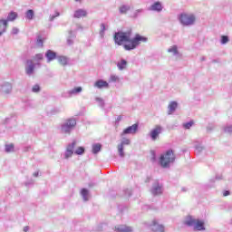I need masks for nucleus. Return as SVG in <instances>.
Returning a JSON list of instances; mask_svg holds the SVG:
<instances>
[{
  "instance_id": "42",
  "label": "nucleus",
  "mask_w": 232,
  "mask_h": 232,
  "mask_svg": "<svg viewBox=\"0 0 232 232\" xmlns=\"http://www.w3.org/2000/svg\"><path fill=\"white\" fill-rule=\"evenodd\" d=\"M61 14L59 12H55L54 14H50L49 21L52 23L56 17H59Z\"/></svg>"
},
{
  "instance_id": "16",
  "label": "nucleus",
  "mask_w": 232,
  "mask_h": 232,
  "mask_svg": "<svg viewBox=\"0 0 232 232\" xmlns=\"http://www.w3.org/2000/svg\"><path fill=\"white\" fill-rule=\"evenodd\" d=\"M94 88H98V90H102V88H110V83L104 80H98L93 84Z\"/></svg>"
},
{
  "instance_id": "44",
  "label": "nucleus",
  "mask_w": 232,
  "mask_h": 232,
  "mask_svg": "<svg viewBox=\"0 0 232 232\" xmlns=\"http://www.w3.org/2000/svg\"><path fill=\"white\" fill-rule=\"evenodd\" d=\"M43 53H38V54H35L34 59V61H43Z\"/></svg>"
},
{
  "instance_id": "48",
  "label": "nucleus",
  "mask_w": 232,
  "mask_h": 232,
  "mask_svg": "<svg viewBox=\"0 0 232 232\" xmlns=\"http://www.w3.org/2000/svg\"><path fill=\"white\" fill-rule=\"evenodd\" d=\"M23 231H24V232H28V231H30V227H28V226L24 227V229H23Z\"/></svg>"
},
{
  "instance_id": "5",
  "label": "nucleus",
  "mask_w": 232,
  "mask_h": 232,
  "mask_svg": "<svg viewBox=\"0 0 232 232\" xmlns=\"http://www.w3.org/2000/svg\"><path fill=\"white\" fill-rule=\"evenodd\" d=\"M179 21L182 26H193L197 21V16L193 14L183 13L179 15Z\"/></svg>"
},
{
  "instance_id": "27",
  "label": "nucleus",
  "mask_w": 232,
  "mask_h": 232,
  "mask_svg": "<svg viewBox=\"0 0 232 232\" xmlns=\"http://www.w3.org/2000/svg\"><path fill=\"white\" fill-rule=\"evenodd\" d=\"M17 19V13L12 11L8 14L7 15V19H5V21H7V24L9 21H15Z\"/></svg>"
},
{
  "instance_id": "13",
  "label": "nucleus",
  "mask_w": 232,
  "mask_h": 232,
  "mask_svg": "<svg viewBox=\"0 0 232 232\" xmlns=\"http://www.w3.org/2000/svg\"><path fill=\"white\" fill-rule=\"evenodd\" d=\"M6 30H8V20L0 18V37H3L6 34Z\"/></svg>"
},
{
  "instance_id": "12",
  "label": "nucleus",
  "mask_w": 232,
  "mask_h": 232,
  "mask_svg": "<svg viewBox=\"0 0 232 232\" xmlns=\"http://www.w3.org/2000/svg\"><path fill=\"white\" fill-rule=\"evenodd\" d=\"M35 70V64L34 63V61L27 60L26 61V66H25V73L26 75H34V72Z\"/></svg>"
},
{
  "instance_id": "25",
  "label": "nucleus",
  "mask_w": 232,
  "mask_h": 232,
  "mask_svg": "<svg viewBox=\"0 0 232 232\" xmlns=\"http://www.w3.org/2000/svg\"><path fill=\"white\" fill-rule=\"evenodd\" d=\"M130 5H122L119 7V13L121 14V15H124L130 12Z\"/></svg>"
},
{
  "instance_id": "10",
  "label": "nucleus",
  "mask_w": 232,
  "mask_h": 232,
  "mask_svg": "<svg viewBox=\"0 0 232 232\" xmlns=\"http://www.w3.org/2000/svg\"><path fill=\"white\" fill-rule=\"evenodd\" d=\"M163 128L160 125H156L154 129H152L149 134V136L150 137L151 140H157V139H159V135H160V133H162L163 131Z\"/></svg>"
},
{
  "instance_id": "22",
  "label": "nucleus",
  "mask_w": 232,
  "mask_h": 232,
  "mask_svg": "<svg viewBox=\"0 0 232 232\" xmlns=\"http://www.w3.org/2000/svg\"><path fill=\"white\" fill-rule=\"evenodd\" d=\"M169 53H172L174 57H180L181 54L179 53V47L177 45H172L168 49Z\"/></svg>"
},
{
  "instance_id": "6",
  "label": "nucleus",
  "mask_w": 232,
  "mask_h": 232,
  "mask_svg": "<svg viewBox=\"0 0 232 232\" xmlns=\"http://www.w3.org/2000/svg\"><path fill=\"white\" fill-rule=\"evenodd\" d=\"M14 92V85L10 82H2L0 83V95H4L7 97L8 95H12Z\"/></svg>"
},
{
  "instance_id": "57",
  "label": "nucleus",
  "mask_w": 232,
  "mask_h": 232,
  "mask_svg": "<svg viewBox=\"0 0 232 232\" xmlns=\"http://www.w3.org/2000/svg\"><path fill=\"white\" fill-rule=\"evenodd\" d=\"M74 1H76V3H81V1H82V0H74Z\"/></svg>"
},
{
  "instance_id": "24",
  "label": "nucleus",
  "mask_w": 232,
  "mask_h": 232,
  "mask_svg": "<svg viewBox=\"0 0 232 232\" xmlns=\"http://www.w3.org/2000/svg\"><path fill=\"white\" fill-rule=\"evenodd\" d=\"M81 195L84 202H88V200H90V191H88V189L82 188L81 190Z\"/></svg>"
},
{
  "instance_id": "39",
  "label": "nucleus",
  "mask_w": 232,
  "mask_h": 232,
  "mask_svg": "<svg viewBox=\"0 0 232 232\" xmlns=\"http://www.w3.org/2000/svg\"><path fill=\"white\" fill-rule=\"evenodd\" d=\"M229 43V37L227 35L221 36V44H227Z\"/></svg>"
},
{
  "instance_id": "53",
  "label": "nucleus",
  "mask_w": 232,
  "mask_h": 232,
  "mask_svg": "<svg viewBox=\"0 0 232 232\" xmlns=\"http://www.w3.org/2000/svg\"><path fill=\"white\" fill-rule=\"evenodd\" d=\"M200 61H201V62L206 61V56H202V57L200 58Z\"/></svg>"
},
{
  "instance_id": "9",
  "label": "nucleus",
  "mask_w": 232,
  "mask_h": 232,
  "mask_svg": "<svg viewBox=\"0 0 232 232\" xmlns=\"http://www.w3.org/2000/svg\"><path fill=\"white\" fill-rule=\"evenodd\" d=\"M137 131H139V123H134L133 125L124 129L121 136L124 137V135H135Z\"/></svg>"
},
{
  "instance_id": "45",
  "label": "nucleus",
  "mask_w": 232,
  "mask_h": 232,
  "mask_svg": "<svg viewBox=\"0 0 232 232\" xmlns=\"http://www.w3.org/2000/svg\"><path fill=\"white\" fill-rule=\"evenodd\" d=\"M13 35H17L19 34V29L17 27H14L12 29Z\"/></svg>"
},
{
  "instance_id": "31",
  "label": "nucleus",
  "mask_w": 232,
  "mask_h": 232,
  "mask_svg": "<svg viewBox=\"0 0 232 232\" xmlns=\"http://www.w3.org/2000/svg\"><path fill=\"white\" fill-rule=\"evenodd\" d=\"M34 10L32 9L27 10L25 13V17L29 21H32V19H34Z\"/></svg>"
},
{
  "instance_id": "36",
  "label": "nucleus",
  "mask_w": 232,
  "mask_h": 232,
  "mask_svg": "<svg viewBox=\"0 0 232 232\" xmlns=\"http://www.w3.org/2000/svg\"><path fill=\"white\" fill-rule=\"evenodd\" d=\"M14 151V144H6L5 145V153H12Z\"/></svg>"
},
{
  "instance_id": "52",
  "label": "nucleus",
  "mask_w": 232,
  "mask_h": 232,
  "mask_svg": "<svg viewBox=\"0 0 232 232\" xmlns=\"http://www.w3.org/2000/svg\"><path fill=\"white\" fill-rule=\"evenodd\" d=\"M33 176H34V177H39V172H38V171L34 172V173L33 174Z\"/></svg>"
},
{
  "instance_id": "18",
  "label": "nucleus",
  "mask_w": 232,
  "mask_h": 232,
  "mask_svg": "<svg viewBox=\"0 0 232 232\" xmlns=\"http://www.w3.org/2000/svg\"><path fill=\"white\" fill-rule=\"evenodd\" d=\"M150 228L152 232H164V226L157 223L155 220L152 222Z\"/></svg>"
},
{
  "instance_id": "33",
  "label": "nucleus",
  "mask_w": 232,
  "mask_h": 232,
  "mask_svg": "<svg viewBox=\"0 0 232 232\" xmlns=\"http://www.w3.org/2000/svg\"><path fill=\"white\" fill-rule=\"evenodd\" d=\"M85 151L84 147H78L75 150H74V154L75 155H83Z\"/></svg>"
},
{
  "instance_id": "49",
  "label": "nucleus",
  "mask_w": 232,
  "mask_h": 232,
  "mask_svg": "<svg viewBox=\"0 0 232 232\" xmlns=\"http://www.w3.org/2000/svg\"><path fill=\"white\" fill-rule=\"evenodd\" d=\"M104 226H106V225L102 224V225L99 227L98 231H102V227H104Z\"/></svg>"
},
{
  "instance_id": "38",
  "label": "nucleus",
  "mask_w": 232,
  "mask_h": 232,
  "mask_svg": "<svg viewBox=\"0 0 232 232\" xmlns=\"http://www.w3.org/2000/svg\"><path fill=\"white\" fill-rule=\"evenodd\" d=\"M193 124H194L193 121H188L186 123H183V128L185 130H190Z\"/></svg>"
},
{
  "instance_id": "2",
  "label": "nucleus",
  "mask_w": 232,
  "mask_h": 232,
  "mask_svg": "<svg viewBox=\"0 0 232 232\" xmlns=\"http://www.w3.org/2000/svg\"><path fill=\"white\" fill-rule=\"evenodd\" d=\"M75 126H77V119L74 117L68 118L61 123L60 131L63 135H71L72 131L75 130Z\"/></svg>"
},
{
  "instance_id": "56",
  "label": "nucleus",
  "mask_w": 232,
  "mask_h": 232,
  "mask_svg": "<svg viewBox=\"0 0 232 232\" xmlns=\"http://www.w3.org/2000/svg\"><path fill=\"white\" fill-rule=\"evenodd\" d=\"M152 159H153V160H155V152L154 151H152Z\"/></svg>"
},
{
  "instance_id": "34",
  "label": "nucleus",
  "mask_w": 232,
  "mask_h": 232,
  "mask_svg": "<svg viewBox=\"0 0 232 232\" xmlns=\"http://www.w3.org/2000/svg\"><path fill=\"white\" fill-rule=\"evenodd\" d=\"M195 150L198 153H202L204 151V146H202V143H198L195 145Z\"/></svg>"
},
{
  "instance_id": "51",
  "label": "nucleus",
  "mask_w": 232,
  "mask_h": 232,
  "mask_svg": "<svg viewBox=\"0 0 232 232\" xmlns=\"http://www.w3.org/2000/svg\"><path fill=\"white\" fill-rule=\"evenodd\" d=\"M216 180H222V176H217Z\"/></svg>"
},
{
  "instance_id": "32",
  "label": "nucleus",
  "mask_w": 232,
  "mask_h": 232,
  "mask_svg": "<svg viewBox=\"0 0 232 232\" xmlns=\"http://www.w3.org/2000/svg\"><path fill=\"white\" fill-rule=\"evenodd\" d=\"M44 43V40H43V37L37 36L36 45L38 46V48H43Z\"/></svg>"
},
{
  "instance_id": "35",
  "label": "nucleus",
  "mask_w": 232,
  "mask_h": 232,
  "mask_svg": "<svg viewBox=\"0 0 232 232\" xmlns=\"http://www.w3.org/2000/svg\"><path fill=\"white\" fill-rule=\"evenodd\" d=\"M96 102H98V106H100V108H103L104 107V100L101 97H96L95 98Z\"/></svg>"
},
{
  "instance_id": "40",
  "label": "nucleus",
  "mask_w": 232,
  "mask_h": 232,
  "mask_svg": "<svg viewBox=\"0 0 232 232\" xmlns=\"http://www.w3.org/2000/svg\"><path fill=\"white\" fill-rule=\"evenodd\" d=\"M33 93H39L41 92V87L39 84H35L32 87Z\"/></svg>"
},
{
  "instance_id": "15",
  "label": "nucleus",
  "mask_w": 232,
  "mask_h": 232,
  "mask_svg": "<svg viewBox=\"0 0 232 232\" xmlns=\"http://www.w3.org/2000/svg\"><path fill=\"white\" fill-rule=\"evenodd\" d=\"M87 15L88 11L86 9H77L73 14L74 19H81L82 17H87Z\"/></svg>"
},
{
  "instance_id": "19",
  "label": "nucleus",
  "mask_w": 232,
  "mask_h": 232,
  "mask_svg": "<svg viewBox=\"0 0 232 232\" xmlns=\"http://www.w3.org/2000/svg\"><path fill=\"white\" fill-rule=\"evenodd\" d=\"M116 232H133V227H128L126 225H119L115 227Z\"/></svg>"
},
{
  "instance_id": "17",
  "label": "nucleus",
  "mask_w": 232,
  "mask_h": 232,
  "mask_svg": "<svg viewBox=\"0 0 232 232\" xmlns=\"http://www.w3.org/2000/svg\"><path fill=\"white\" fill-rule=\"evenodd\" d=\"M45 58L47 59V63H52V61H55V59H57V53L52 50H47L45 53Z\"/></svg>"
},
{
  "instance_id": "55",
  "label": "nucleus",
  "mask_w": 232,
  "mask_h": 232,
  "mask_svg": "<svg viewBox=\"0 0 232 232\" xmlns=\"http://www.w3.org/2000/svg\"><path fill=\"white\" fill-rule=\"evenodd\" d=\"M181 191L186 192V191H188V188H181Z\"/></svg>"
},
{
  "instance_id": "29",
  "label": "nucleus",
  "mask_w": 232,
  "mask_h": 232,
  "mask_svg": "<svg viewBox=\"0 0 232 232\" xmlns=\"http://www.w3.org/2000/svg\"><path fill=\"white\" fill-rule=\"evenodd\" d=\"M106 30H108V27L106 26V24H101V25H100V37H102V39H104V34H105Z\"/></svg>"
},
{
  "instance_id": "43",
  "label": "nucleus",
  "mask_w": 232,
  "mask_h": 232,
  "mask_svg": "<svg viewBox=\"0 0 232 232\" xmlns=\"http://www.w3.org/2000/svg\"><path fill=\"white\" fill-rule=\"evenodd\" d=\"M224 131H225V133H232V125H227L224 128Z\"/></svg>"
},
{
  "instance_id": "3",
  "label": "nucleus",
  "mask_w": 232,
  "mask_h": 232,
  "mask_svg": "<svg viewBox=\"0 0 232 232\" xmlns=\"http://www.w3.org/2000/svg\"><path fill=\"white\" fill-rule=\"evenodd\" d=\"M185 226L193 227L194 231H206L204 221L195 218L193 216H188L184 221Z\"/></svg>"
},
{
  "instance_id": "46",
  "label": "nucleus",
  "mask_w": 232,
  "mask_h": 232,
  "mask_svg": "<svg viewBox=\"0 0 232 232\" xmlns=\"http://www.w3.org/2000/svg\"><path fill=\"white\" fill-rule=\"evenodd\" d=\"M229 195H231V192H229V190L223 191V197H229Z\"/></svg>"
},
{
  "instance_id": "8",
  "label": "nucleus",
  "mask_w": 232,
  "mask_h": 232,
  "mask_svg": "<svg viewBox=\"0 0 232 232\" xmlns=\"http://www.w3.org/2000/svg\"><path fill=\"white\" fill-rule=\"evenodd\" d=\"M76 145H77L76 141H72V143H69L67 145L65 152L63 154V159H65V160H68V159H72V157L73 156Z\"/></svg>"
},
{
  "instance_id": "47",
  "label": "nucleus",
  "mask_w": 232,
  "mask_h": 232,
  "mask_svg": "<svg viewBox=\"0 0 232 232\" xmlns=\"http://www.w3.org/2000/svg\"><path fill=\"white\" fill-rule=\"evenodd\" d=\"M125 195H126L127 197H131V190H130V189H126V190H125Z\"/></svg>"
},
{
  "instance_id": "20",
  "label": "nucleus",
  "mask_w": 232,
  "mask_h": 232,
  "mask_svg": "<svg viewBox=\"0 0 232 232\" xmlns=\"http://www.w3.org/2000/svg\"><path fill=\"white\" fill-rule=\"evenodd\" d=\"M177 108H179V103L177 102H170L168 106V114L172 115V113H175Z\"/></svg>"
},
{
  "instance_id": "7",
  "label": "nucleus",
  "mask_w": 232,
  "mask_h": 232,
  "mask_svg": "<svg viewBox=\"0 0 232 232\" xmlns=\"http://www.w3.org/2000/svg\"><path fill=\"white\" fill-rule=\"evenodd\" d=\"M130 144H131V140L128 138H122L120 144H118L117 146L118 154L120 155V157H121V159H123V157H125L126 155L124 153V147L130 146Z\"/></svg>"
},
{
  "instance_id": "14",
  "label": "nucleus",
  "mask_w": 232,
  "mask_h": 232,
  "mask_svg": "<svg viewBox=\"0 0 232 232\" xmlns=\"http://www.w3.org/2000/svg\"><path fill=\"white\" fill-rule=\"evenodd\" d=\"M164 6H162V3L160 2H154L148 10L150 12H158L160 13L163 10Z\"/></svg>"
},
{
  "instance_id": "30",
  "label": "nucleus",
  "mask_w": 232,
  "mask_h": 232,
  "mask_svg": "<svg viewBox=\"0 0 232 232\" xmlns=\"http://www.w3.org/2000/svg\"><path fill=\"white\" fill-rule=\"evenodd\" d=\"M102 146L101 145V143H95L92 145V153L94 155H97V153H99V151H101Z\"/></svg>"
},
{
  "instance_id": "4",
  "label": "nucleus",
  "mask_w": 232,
  "mask_h": 232,
  "mask_svg": "<svg viewBox=\"0 0 232 232\" xmlns=\"http://www.w3.org/2000/svg\"><path fill=\"white\" fill-rule=\"evenodd\" d=\"M175 162V153L173 150H169L163 153L160 158V164L161 168H169V164Z\"/></svg>"
},
{
  "instance_id": "50",
  "label": "nucleus",
  "mask_w": 232,
  "mask_h": 232,
  "mask_svg": "<svg viewBox=\"0 0 232 232\" xmlns=\"http://www.w3.org/2000/svg\"><path fill=\"white\" fill-rule=\"evenodd\" d=\"M116 121H117V122H120V121H122V116H118Z\"/></svg>"
},
{
  "instance_id": "28",
  "label": "nucleus",
  "mask_w": 232,
  "mask_h": 232,
  "mask_svg": "<svg viewBox=\"0 0 232 232\" xmlns=\"http://www.w3.org/2000/svg\"><path fill=\"white\" fill-rule=\"evenodd\" d=\"M56 59L62 66H66V64H68V57L66 56H58Z\"/></svg>"
},
{
  "instance_id": "23",
  "label": "nucleus",
  "mask_w": 232,
  "mask_h": 232,
  "mask_svg": "<svg viewBox=\"0 0 232 232\" xmlns=\"http://www.w3.org/2000/svg\"><path fill=\"white\" fill-rule=\"evenodd\" d=\"M82 92V87H74L68 92V94L70 95V97H72V95H79V93H81Z\"/></svg>"
},
{
  "instance_id": "37",
  "label": "nucleus",
  "mask_w": 232,
  "mask_h": 232,
  "mask_svg": "<svg viewBox=\"0 0 232 232\" xmlns=\"http://www.w3.org/2000/svg\"><path fill=\"white\" fill-rule=\"evenodd\" d=\"M109 82H119V76L112 74L109 78Z\"/></svg>"
},
{
  "instance_id": "41",
  "label": "nucleus",
  "mask_w": 232,
  "mask_h": 232,
  "mask_svg": "<svg viewBox=\"0 0 232 232\" xmlns=\"http://www.w3.org/2000/svg\"><path fill=\"white\" fill-rule=\"evenodd\" d=\"M143 12H144L143 9H137V10L134 12L132 17H134V19H137V17H139V15H140V14H142Z\"/></svg>"
},
{
  "instance_id": "11",
  "label": "nucleus",
  "mask_w": 232,
  "mask_h": 232,
  "mask_svg": "<svg viewBox=\"0 0 232 232\" xmlns=\"http://www.w3.org/2000/svg\"><path fill=\"white\" fill-rule=\"evenodd\" d=\"M162 184L159 183V181H155L150 189L151 195H153V197H157L159 195H162Z\"/></svg>"
},
{
  "instance_id": "1",
  "label": "nucleus",
  "mask_w": 232,
  "mask_h": 232,
  "mask_svg": "<svg viewBox=\"0 0 232 232\" xmlns=\"http://www.w3.org/2000/svg\"><path fill=\"white\" fill-rule=\"evenodd\" d=\"M114 43L118 44V46H122L123 44V48L126 52H131V50L138 48L140 43H148V37L136 34L131 38V30L125 32L120 31L114 34Z\"/></svg>"
},
{
  "instance_id": "26",
  "label": "nucleus",
  "mask_w": 232,
  "mask_h": 232,
  "mask_svg": "<svg viewBox=\"0 0 232 232\" xmlns=\"http://www.w3.org/2000/svg\"><path fill=\"white\" fill-rule=\"evenodd\" d=\"M73 39H75V33L73 31H70L69 36L67 38V44H69V46H72V44H73Z\"/></svg>"
},
{
  "instance_id": "54",
  "label": "nucleus",
  "mask_w": 232,
  "mask_h": 232,
  "mask_svg": "<svg viewBox=\"0 0 232 232\" xmlns=\"http://www.w3.org/2000/svg\"><path fill=\"white\" fill-rule=\"evenodd\" d=\"M93 186H95V183H90V184H89V187H90V188H93Z\"/></svg>"
},
{
  "instance_id": "21",
  "label": "nucleus",
  "mask_w": 232,
  "mask_h": 232,
  "mask_svg": "<svg viewBox=\"0 0 232 232\" xmlns=\"http://www.w3.org/2000/svg\"><path fill=\"white\" fill-rule=\"evenodd\" d=\"M117 68L120 70V72L126 70L128 68V61L121 59L117 63Z\"/></svg>"
},
{
  "instance_id": "58",
  "label": "nucleus",
  "mask_w": 232,
  "mask_h": 232,
  "mask_svg": "<svg viewBox=\"0 0 232 232\" xmlns=\"http://www.w3.org/2000/svg\"><path fill=\"white\" fill-rule=\"evenodd\" d=\"M5 121H10V120L8 118H6Z\"/></svg>"
}]
</instances>
